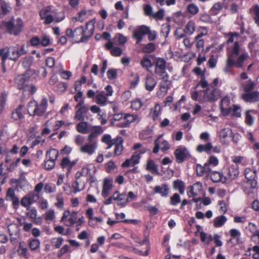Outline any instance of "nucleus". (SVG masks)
Instances as JSON below:
<instances>
[{
  "label": "nucleus",
  "instance_id": "obj_40",
  "mask_svg": "<svg viewBox=\"0 0 259 259\" xmlns=\"http://www.w3.org/2000/svg\"><path fill=\"white\" fill-rule=\"evenodd\" d=\"M227 221V218L224 215H220L213 220V226L216 227H222Z\"/></svg>",
  "mask_w": 259,
  "mask_h": 259
},
{
  "label": "nucleus",
  "instance_id": "obj_50",
  "mask_svg": "<svg viewBox=\"0 0 259 259\" xmlns=\"http://www.w3.org/2000/svg\"><path fill=\"white\" fill-rule=\"evenodd\" d=\"M26 215L32 221H34L37 216V210L35 208H27Z\"/></svg>",
  "mask_w": 259,
  "mask_h": 259
},
{
  "label": "nucleus",
  "instance_id": "obj_59",
  "mask_svg": "<svg viewBox=\"0 0 259 259\" xmlns=\"http://www.w3.org/2000/svg\"><path fill=\"white\" fill-rule=\"evenodd\" d=\"M51 11V6H48L40 11L39 15L41 20H44L46 17L48 16L49 14L48 13Z\"/></svg>",
  "mask_w": 259,
  "mask_h": 259
},
{
  "label": "nucleus",
  "instance_id": "obj_47",
  "mask_svg": "<svg viewBox=\"0 0 259 259\" xmlns=\"http://www.w3.org/2000/svg\"><path fill=\"white\" fill-rule=\"evenodd\" d=\"M254 16L253 19L255 23L259 26V6L255 5L251 8Z\"/></svg>",
  "mask_w": 259,
  "mask_h": 259
},
{
  "label": "nucleus",
  "instance_id": "obj_55",
  "mask_svg": "<svg viewBox=\"0 0 259 259\" xmlns=\"http://www.w3.org/2000/svg\"><path fill=\"white\" fill-rule=\"evenodd\" d=\"M0 56L2 57V64H5L6 60L9 58V48L0 50Z\"/></svg>",
  "mask_w": 259,
  "mask_h": 259
},
{
  "label": "nucleus",
  "instance_id": "obj_17",
  "mask_svg": "<svg viewBox=\"0 0 259 259\" xmlns=\"http://www.w3.org/2000/svg\"><path fill=\"white\" fill-rule=\"evenodd\" d=\"M8 231L10 236V241L12 243H15L18 240L20 235V230L16 225H11L8 227Z\"/></svg>",
  "mask_w": 259,
  "mask_h": 259
},
{
  "label": "nucleus",
  "instance_id": "obj_27",
  "mask_svg": "<svg viewBox=\"0 0 259 259\" xmlns=\"http://www.w3.org/2000/svg\"><path fill=\"white\" fill-rule=\"evenodd\" d=\"M123 139L121 137H117L114 139V156L120 155L123 150Z\"/></svg>",
  "mask_w": 259,
  "mask_h": 259
},
{
  "label": "nucleus",
  "instance_id": "obj_33",
  "mask_svg": "<svg viewBox=\"0 0 259 259\" xmlns=\"http://www.w3.org/2000/svg\"><path fill=\"white\" fill-rule=\"evenodd\" d=\"M28 245L31 251H35L40 247V241L37 238H29Z\"/></svg>",
  "mask_w": 259,
  "mask_h": 259
},
{
  "label": "nucleus",
  "instance_id": "obj_25",
  "mask_svg": "<svg viewBox=\"0 0 259 259\" xmlns=\"http://www.w3.org/2000/svg\"><path fill=\"white\" fill-rule=\"evenodd\" d=\"M239 174V167L237 164H231L228 169L227 176L228 179L231 180H235Z\"/></svg>",
  "mask_w": 259,
  "mask_h": 259
},
{
  "label": "nucleus",
  "instance_id": "obj_24",
  "mask_svg": "<svg viewBox=\"0 0 259 259\" xmlns=\"http://www.w3.org/2000/svg\"><path fill=\"white\" fill-rule=\"evenodd\" d=\"M230 101L228 97H225L221 100V110L223 113L227 115L232 113V108L230 107Z\"/></svg>",
  "mask_w": 259,
  "mask_h": 259
},
{
  "label": "nucleus",
  "instance_id": "obj_6",
  "mask_svg": "<svg viewBox=\"0 0 259 259\" xmlns=\"http://www.w3.org/2000/svg\"><path fill=\"white\" fill-rule=\"evenodd\" d=\"M104 90L96 96L95 102L101 106H105L107 104L108 97L111 96L113 93L112 87L110 85H107Z\"/></svg>",
  "mask_w": 259,
  "mask_h": 259
},
{
  "label": "nucleus",
  "instance_id": "obj_35",
  "mask_svg": "<svg viewBox=\"0 0 259 259\" xmlns=\"http://www.w3.org/2000/svg\"><path fill=\"white\" fill-rule=\"evenodd\" d=\"M146 151L145 149H142L140 150L136 151L132 156L130 158L132 161V164L134 165L138 164L139 162V159L141 158L140 155L144 153Z\"/></svg>",
  "mask_w": 259,
  "mask_h": 259
},
{
  "label": "nucleus",
  "instance_id": "obj_42",
  "mask_svg": "<svg viewBox=\"0 0 259 259\" xmlns=\"http://www.w3.org/2000/svg\"><path fill=\"white\" fill-rule=\"evenodd\" d=\"M195 30V23L192 21H189L185 26V32L188 35H192Z\"/></svg>",
  "mask_w": 259,
  "mask_h": 259
},
{
  "label": "nucleus",
  "instance_id": "obj_61",
  "mask_svg": "<svg viewBox=\"0 0 259 259\" xmlns=\"http://www.w3.org/2000/svg\"><path fill=\"white\" fill-rule=\"evenodd\" d=\"M181 201L180 196L178 193H175L170 198V204L171 205H177Z\"/></svg>",
  "mask_w": 259,
  "mask_h": 259
},
{
  "label": "nucleus",
  "instance_id": "obj_48",
  "mask_svg": "<svg viewBox=\"0 0 259 259\" xmlns=\"http://www.w3.org/2000/svg\"><path fill=\"white\" fill-rule=\"evenodd\" d=\"M114 200L117 201V204L119 206H123L125 204L127 201L128 199H127L126 196L124 194H122L120 195L119 196L116 198L114 197Z\"/></svg>",
  "mask_w": 259,
  "mask_h": 259
},
{
  "label": "nucleus",
  "instance_id": "obj_46",
  "mask_svg": "<svg viewBox=\"0 0 259 259\" xmlns=\"http://www.w3.org/2000/svg\"><path fill=\"white\" fill-rule=\"evenodd\" d=\"M200 237L201 241L204 242L207 245H208L209 243L213 240V237H212L211 235H209L207 236V234L204 232H200Z\"/></svg>",
  "mask_w": 259,
  "mask_h": 259
},
{
  "label": "nucleus",
  "instance_id": "obj_3",
  "mask_svg": "<svg viewBox=\"0 0 259 259\" xmlns=\"http://www.w3.org/2000/svg\"><path fill=\"white\" fill-rule=\"evenodd\" d=\"M198 86H200L203 89H206L203 91V102H214L218 100L221 96L220 90L212 85H209L204 76H202L201 79L195 87V89Z\"/></svg>",
  "mask_w": 259,
  "mask_h": 259
},
{
  "label": "nucleus",
  "instance_id": "obj_11",
  "mask_svg": "<svg viewBox=\"0 0 259 259\" xmlns=\"http://www.w3.org/2000/svg\"><path fill=\"white\" fill-rule=\"evenodd\" d=\"M77 212L72 211L70 213L69 210H65L61 218L62 221H65L66 226L70 227L76 223L77 220Z\"/></svg>",
  "mask_w": 259,
  "mask_h": 259
},
{
  "label": "nucleus",
  "instance_id": "obj_1",
  "mask_svg": "<svg viewBox=\"0 0 259 259\" xmlns=\"http://www.w3.org/2000/svg\"><path fill=\"white\" fill-rule=\"evenodd\" d=\"M249 57L247 52L242 50L238 41H235L232 46L230 47L227 51V58L224 71L226 74L231 72V69L235 66L242 68L243 63Z\"/></svg>",
  "mask_w": 259,
  "mask_h": 259
},
{
  "label": "nucleus",
  "instance_id": "obj_12",
  "mask_svg": "<svg viewBox=\"0 0 259 259\" xmlns=\"http://www.w3.org/2000/svg\"><path fill=\"white\" fill-rule=\"evenodd\" d=\"M174 154L178 163L183 162L185 159L190 157V154L187 149L182 146L179 147L175 150Z\"/></svg>",
  "mask_w": 259,
  "mask_h": 259
},
{
  "label": "nucleus",
  "instance_id": "obj_45",
  "mask_svg": "<svg viewBox=\"0 0 259 259\" xmlns=\"http://www.w3.org/2000/svg\"><path fill=\"white\" fill-rule=\"evenodd\" d=\"M87 11L84 10H82L77 13L76 17L73 18L72 20H75L76 21L82 22L87 18Z\"/></svg>",
  "mask_w": 259,
  "mask_h": 259
},
{
  "label": "nucleus",
  "instance_id": "obj_28",
  "mask_svg": "<svg viewBox=\"0 0 259 259\" xmlns=\"http://www.w3.org/2000/svg\"><path fill=\"white\" fill-rule=\"evenodd\" d=\"M24 106L23 105H19L12 113L11 117L15 120L23 118V109Z\"/></svg>",
  "mask_w": 259,
  "mask_h": 259
},
{
  "label": "nucleus",
  "instance_id": "obj_14",
  "mask_svg": "<svg viewBox=\"0 0 259 259\" xmlns=\"http://www.w3.org/2000/svg\"><path fill=\"white\" fill-rule=\"evenodd\" d=\"M89 143L85 144L80 148V151L82 153L92 155L95 153L98 147L97 141H88Z\"/></svg>",
  "mask_w": 259,
  "mask_h": 259
},
{
  "label": "nucleus",
  "instance_id": "obj_16",
  "mask_svg": "<svg viewBox=\"0 0 259 259\" xmlns=\"http://www.w3.org/2000/svg\"><path fill=\"white\" fill-rule=\"evenodd\" d=\"M148 30V26L143 25L134 31L133 36L136 39L137 44H139L142 41L143 37L147 34Z\"/></svg>",
  "mask_w": 259,
  "mask_h": 259
},
{
  "label": "nucleus",
  "instance_id": "obj_52",
  "mask_svg": "<svg viewBox=\"0 0 259 259\" xmlns=\"http://www.w3.org/2000/svg\"><path fill=\"white\" fill-rule=\"evenodd\" d=\"M152 136V131L150 129H147L143 131L139 135V138L141 140H145Z\"/></svg>",
  "mask_w": 259,
  "mask_h": 259
},
{
  "label": "nucleus",
  "instance_id": "obj_10",
  "mask_svg": "<svg viewBox=\"0 0 259 259\" xmlns=\"http://www.w3.org/2000/svg\"><path fill=\"white\" fill-rule=\"evenodd\" d=\"M140 119L137 114H126L124 115L122 121H119L115 124L118 127H126L134 122L139 121Z\"/></svg>",
  "mask_w": 259,
  "mask_h": 259
},
{
  "label": "nucleus",
  "instance_id": "obj_15",
  "mask_svg": "<svg viewBox=\"0 0 259 259\" xmlns=\"http://www.w3.org/2000/svg\"><path fill=\"white\" fill-rule=\"evenodd\" d=\"M196 170L197 176L199 177L205 176L208 178L211 172L212 168L206 163L203 165L197 164L196 166Z\"/></svg>",
  "mask_w": 259,
  "mask_h": 259
},
{
  "label": "nucleus",
  "instance_id": "obj_13",
  "mask_svg": "<svg viewBox=\"0 0 259 259\" xmlns=\"http://www.w3.org/2000/svg\"><path fill=\"white\" fill-rule=\"evenodd\" d=\"M257 181H253L250 182H245L244 185V191L250 198H254V194L257 191Z\"/></svg>",
  "mask_w": 259,
  "mask_h": 259
},
{
  "label": "nucleus",
  "instance_id": "obj_39",
  "mask_svg": "<svg viewBox=\"0 0 259 259\" xmlns=\"http://www.w3.org/2000/svg\"><path fill=\"white\" fill-rule=\"evenodd\" d=\"M1 5V11L0 17L4 16L9 13L11 10V8L9 6L8 4L4 1L0 2Z\"/></svg>",
  "mask_w": 259,
  "mask_h": 259
},
{
  "label": "nucleus",
  "instance_id": "obj_2",
  "mask_svg": "<svg viewBox=\"0 0 259 259\" xmlns=\"http://www.w3.org/2000/svg\"><path fill=\"white\" fill-rule=\"evenodd\" d=\"M94 29V23L90 21L84 26L77 27L74 30L67 28L66 30V35L76 43L86 42L93 36Z\"/></svg>",
  "mask_w": 259,
  "mask_h": 259
},
{
  "label": "nucleus",
  "instance_id": "obj_9",
  "mask_svg": "<svg viewBox=\"0 0 259 259\" xmlns=\"http://www.w3.org/2000/svg\"><path fill=\"white\" fill-rule=\"evenodd\" d=\"M5 199L7 201L12 202L13 208L17 210L19 207L20 201L18 197L16 195L15 190L13 188H9L6 192Z\"/></svg>",
  "mask_w": 259,
  "mask_h": 259
},
{
  "label": "nucleus",
  "instance_id": "obj_54",
  "mask_svg": "<svg viewBox=\"0 0 259 259\" xmlns=\"http://www.w3.org/2000/svg\"><path fill=\"white\" fill-rule=\"evenodd\" d=\"M57 202L55 203V206L58 208H63L64 206V198L62 193H59L56 197Z\"/></svg>",
  "mask_w": 259,
  "mask_h": 259
},
{
  "label": "nucleus",
  "instance_id": "obj_4",
  "mask_svg": "<svg viewBox=\"0 0 259 259\" xmlns=\"http://www.w3.org/2000/svg\"><path fill=\"white\" fill-rule=\"evenodd\" d=\"M48 107V100L46 98L41 99L39 104L35 101H30L28 104V112L31 110L32 116H42L46 111Z\"/></svg>",
  "mask_w": 259,
  "mask_h": 259
},
{
  "label": "nucleus",
  "instance_id": "obj_44",
  "mask_svg": "<svg viewBox=\"0 0 259 259\" xmlns=\"http://www.w3.org/2000/svg\"><path fill=\"white\" fill-rule=\"evenodd\" d=\"M146 168L148 170L152 173L158 172L157 166L153 160L149 159L148 160L146 165Z\"/></svg>",
  "mask_w": 259,
  "mask_h": 259
},
{
  "label": "nucleus",
  "instance_id": "obj_43",
  "mask_svg": "<svg viewBox=\"0 0 259 259\" xmlns=\"http://www.w3.org/2000/svg\"><path fill=\"white\" fill-rule=\"evenodd\" d=\"M212 147L211 143L208 142L205 145H199L197 147V150L199 152H205L208 153L212 149Z\"/></svg>",
  "mask_w": 259,
  "mask_h": 259
},
{
  "label": "nucleus",
  "instance_id": "obj_37",
  "mask_svg": "<svg viewBox=\"0 0 259 259\" xmlns=\"http://www.w3.org/2000/svg\"><path fill=\"white\" fill-rule=\"evenodd\" d=\"M173 188L175 190H178L181 194H183L185 191V184L180 180H177L173 182Z\"/></svg>",
  "mask_w": 259,
  "mask_h": 259
},
{
  "label": "nucleus",
  "instance_id": "obj_5",
  "mask_svg": "<svg viewBox=\"0 0 259 259\" xmlns=\"http://www.w3.org/2000/svg\"><path fill=\"white\" fill-rule=\"evenodd\" d=\"M16 83L19 89L28 91L31 94H34L36 91L35 86L32 84L31 78L26 74L18 75L16 78Z\"/></svg>",
  "mask_w": 259,
  "mask_h": 259
},
{
  "label": "nucleus",
  "instance_id": "obj_56",
  "mask_svg": "<svg viewBox=\"0 0 259 259\" xmlns=\"http://www.w3.org/2000/svg\"><path fill=\"white\" fill-rule=\"evenodd\" d=\"M102 142L108 145V148H111L113 145V141L111 140V137L108 134H105L103 136Z\"/></svg>",
  "mask_w": 259,
  "mask_h": 259
},
{
  "label": "nucleus",
  "instance_id": "obj_26",
  "mask_svg": "<svg viewBox=\"0 0 259 259\" xmlns=\"http://www.w3.org/2000/svg\"><path fill=\"white\" fill-rule=\"evenodd\" d=\"M17 252L19 256L23 257L26 259L30 257V254L28 252V249L26 247V244L23 241L19 242Z\"/></svg>",
  "mask_w": 259,
  "mask_h": 259
},
{
  "label": "nucleus",
  "instance_id": "obj_31",
  "mask_svg": "<svg viewBox=\"0 0 259 259\" xmlns=\"http://www.w3.org/2000/svg\"><path fill=\"white\" fill-rule=\"evenodd\" d=\"M157 82L156 80L151 76H147L145 81V88L149 91H152L155 88Z\"/></svg>",
  "mask_w": 259,
  "mask_h": 259
},
{
  "label": "nucleus",
  "instance_id": "obj_41",
  "mask_svg": "<svg viewBox=\"0 0 259 259\" xmlns=\"http://www.w3.org/2000/svg\"><path fill=\"white\" fill-rule=\"evenodd\" d=\"M88 124L87 122L81 121L76 125V130L78 132L81 134H87L88 133Z\"/></svg>",
  "mask_w": 259,
  "mask_h": 259
},
{
  "label": "nucleus",
  "instance_id": "obj_20",
  "mask_svg": "<svg viewBox=\"0 0 259 259\" xmlns=\"http://www.w3.org/2000/svg\"><path fill=\"white\" fill-rule=\"evenodd\" d=\"M168 78L167 74H164L161 78V81L160 83V91L163 93V96L167 93L170 87L171 81Z\"/></svg>",
  "mask_w": 259,
  "mask_h": 259
},
{
  "label": "nucleus",
  "instance_id": "obj_57",
  "mask_svg": "<svg viewBox=\"0 0 259 259\" xmlns=\"http://www.w3.org/2000/svg\"><path fill=\"white\" fill-rule=\"evenodd\" d=\"M223 6L222 5L218 3L213 5V7L211 8L210 12L212 15H217L222 9Z\"/></svg>",
  "mask_w": 259,
  "mask_h": 259
},
{
  "label": "nucleus",
  "instance_id": "obj_18",
  "mask_svg": "<svg viewBox=\"0 0 259 259\" xmlns=\"http://www.w3.org/2000/svg\"><path fill=\"white\" fill-rule=\"evenodd\" d=\"M188 195L189 197H194L199 195L202 191V185L200 182H197L193 186L188 187Z\"/></svg>",
  "mask_w": 259,
  "mask_h": 259
},
{
  "label": "nucleus",
  "instance_id": "obj_21",
  "mask_svg": "<svg viewBox=\"0 0 259 259\" xmlns=\"http://www.w3.org/2000/svg\"><path fill=\"white\" fill-rule=\"evenodd\" d=\"M155 194H159L162 197H167L169 192V186L166 184H162L161 185L156 186L153 190Z\"/></svg>",
  "mask_w": 259,
  "mask_h": 259
},
{
  "label": "nucleus",
  "instance_id": "obj_36",
  "mask_svg": "<svg viewBox=\"0 0 259 259\" xmlns=\"http://www.w3.org/2000/svg\"><path fill=\"white\" fill-rule=\"evenodd\" d=\"M59 156V151L55 149L51 148L46 152V159L56 161Z\"/></svg>",
  "mask_w": 259,
  "mask_h": 259
},
{
  "label": "nucleus",
  "instance_id": "obj_38",
  "mask_svg": "<svg viewBox=\"0 0 259 259\" xmlns=\"http://www.w3.org/2000/svg\"><path fill=\"white\" fill-rule=\"evenodd\" d=\"M9 59L14 61H16L20 58L18 55V49L15 47H11L9 48Z\"/></svg>",
  "mask_w": 259,
  "mask_h": 259
},
{
  "label": "nucleus",
  "instance_id": "obj_53",
  "mask_svg": "<svg viewBox=\"0 0 259 259\" xmlns=\"http://www.w3.org/2000/svg\"><path fill=\"white\" fill-rule=\"evenodd\" d=\"M140 64L143 67L146 68L147 70L152 67L151 61L147 57H144L141 60Z\"/></svg>",
  "mask_w": 259,
  "mask_h": 259
},
{
  "label": "nucleus",
  "instance_id": "obj_63",
  "mask_svg": "<svg viewBox=\"0 0 259 259\" xmlns=\"http://www.w3.org/2000/svg\"><path fill=\"white\" fill-rule=\"evenodd\" d=\"M56 91L59 94L65 92L67 88V84L64 82H59L56 86Z\"/></svg>",
  "mask_w": 259,
  "mask_h": 259
},
{
  "label": "nucleus",
  "instance_id": "obj_62",
  "mask_svg": "<svg viewBox=\"0 0 259 259\" xmlns=\"http://www.w3.org/2000/svg\"><path fill=\"white\" fill-rule=\"evenodd\" d=\"M20 203L22 206L27 208H30L29 206L32 204L30 201V199L28 198L27 195L22 198L20 201Z\"/></svg>",
  "mask_w": 259,
  "mask_h": 259
},
{
  "label": "nucleus",
  "instance_id": "obj_8",
  "mask_svg": "<svg viewBox=\"0 0 259 259\" xmlns=\"http://www.w3.org/2000/svg\"><path fill=\"white\" fill-rule=\"evenodd\" d=\"M87 179L83 176L81 172H77L75 174V181L72 184L74 193H76L83 190L85 187V182Z\"/></svg>",
  "mask_w": 259,
  "mask_h": 259
},
{
  "label": "nucleus",
  "instance_id": "obj_60",
  "mask_svg": "<svg viewBox=\"0 0 259 259\" xmlns=\"http://www.w3.org/2000/svg\"><path fill=\"white\" fill-rule=\"evenodd\" d=\"M187 11L192 15H196L199 12V8L194 4H190L187 6Z\"/></svg>",
  "mask_w": 259,
  "mask_h": 259
},
{
  "label": "nucleus",
  "instance_id": "obj_34",
  "mask_svg": "<svg viewBox=\"0 0 259 259\" xmlns=\"http://www.w3.org/2000/svg\"><path fill=\"white\" fill-rule=\"evenodd\" d=\"M161 107L159 104H156L154 108L151 109L150 116L153 120H156L158 118L161 114Z\"/></svg>",
  "mask_w": 259,
  "mask_h": 259
},
{
  "label": "nucleus",
  "instance_id": "obj_29",
  "mask_svg": "<svg viewBox=\"0 0 259 259\" xmlns=\"http://www.w3.org/2000/svg\"><path fill=\"white\" fill-rule=\"evenodd\" d=\"M210 179L214 183L222 182L226 181V177H224L222 173L214 171L210 174Z\"/></svg>",
  "mask_w": 259,
  "mask_h": 259
},
{
  "label": "nucleus",
  "instance_id": "obj_22",
  "mask_svg": "<svg viewBox=\"0 0 259 259\" xmlns=\"http://www.w3.org/2000/svg\"><path fill=\"white\" fill-rule=\"evenodd\" d=\"M112 179L105 178L104 180L102 195L103 197H107L109 195V192L112 188Z\"/></svg>",
  "mask_w": 259,
  "mask_h": 259
},
{
  "label": "nucleus",
  "instance_id": "obj_7",
  "mask_svg": "<svg viewBox=\"0 0 259 259\" xmlns=\"http://www.w3.org/2000/svg\"><path fill=\"white\" fill-rule=\"evenodd\" d=\"M5 25L10 34L17 35L22 31L23 23L22 19L18 18L16 24H14L13 21L10 20L6 22Z\"/></svg>",
  "mask_w": 259,
  "mask_h": 259
},
{
  "label": "nucleus",
  "instance_id": "obj_23",
  "mask_svg": "<svg viewBox=\"0 0 259 259\" xmlns=\"http://www.w3.org/2000/svg\"><path fill=\"white\" fill-rule=\"evenodd\" d=\"M103 132L102 127L100 126H94L91 129V133L88 136V141H97V138L101 135Z\"/></svg>",
  "mask_w": 259,
  "mask_h": 259
},
{
  "label": "nucleus",
  "instance_id": "obj_58",
  "mask_svg": "<svg viewBox=\"0 0 259 259\" xmlns=\"http://www.w3.org/2000/svg\"><path fill=\"white\" fill-rule=\"evenodd\" d=\"M55 164V161L46 158L44 164L45 168L48 170H52L54 168Z\"/></svg>",
  "mask_w": 259,
  "mask_h": 259
},
{
  "label": "nucleus",
  "instance_id": "obj_64",
  "mask_svg": "<svg viewBox=\"0 0 259 259\" xmlns=\"http://www.w3.org/2000/svg\"><path fill=\"white\" fill-rule=\"evenodd\" d=\"M232 133V130L230 128H224L221 130L219 136L220 138L225 139L228 136H231Z\"/></svg>",
  "mask_w": 259,
  "mask_h": 259
},
{
  "label": "nucleus",
  "instance_id": "obj_51",
  "mask_svg": "<svg viewBox=\"0 0 259 259\" xmlns=\"http://www.w3.org/2000/svg\"><path fill=\"white\" fill-rule=\"evenodd\" d=\"M45 192L47 193H53L56 191V187L54 184L47 183L44 187Z\"/></svg>",
  "mask_w": 259,
  "mask_h": 259
},
{
  "label": "nucleus",
  "instance_id": "obj_19",
  "mask_svg": "<svg viewBox=\"0 0 259 259\" xmlns=\"http://www.w3.org/2000/svg\"><path fill=\"white\" fill-rule=\"evenodd\" d=\"M242 99L247 102H256L259 101V92H250L244 93L241 96Z\"/></svg>",
  "mask_w": 259,
  "mask_h": 259
},
{
  "label": "nucleus",
  "instance_id": "obj_32",
  "mask_svg": "<svg viewBox=\"0 0 259 259\" xmlns=\"http://www.w3.org/2000/svg\"><path fill=\"white\" fill-rule=\"evenodd\" d=\"M166 61L161 58L156 59L155 63L156 70H159L162 73H164L166 68Z\"/></svg>",
  "mask_w": 259,
  "mask_h": 259
},
{
  "label": "nucleus",
  "instance_id": "obj_49",
  "mask_svg": "<svg viewBox=\"0 0 259 259\" xmlns=\"http://www.w3.org/2000/svg\"><path fill=\"white\" fill-rule=\"evenodd\" d=\"M255 86V83L251 79L248 80L243 87L244 91L245 93H248L252 91Z\"/></svg>",
  "mask_w": 259,
  "mask_h": 259
},
{
  "label": "nucleus",
  "instance_id": "obj_30",
  "mask_svg": "<svg viewBox=\"0 0 259 259\" xmlns=\"http://www.w3.org/2000/svg\"><path fill=\"white\" fill-rule=\"evenodd\" d=\"M244 176L247 179L246 182H250L253 181H256V170L254 168L247 167L244 170Z\"/></svg>",
  "mask_w": 259,
  "mask_h": 259
}]
</instances>
